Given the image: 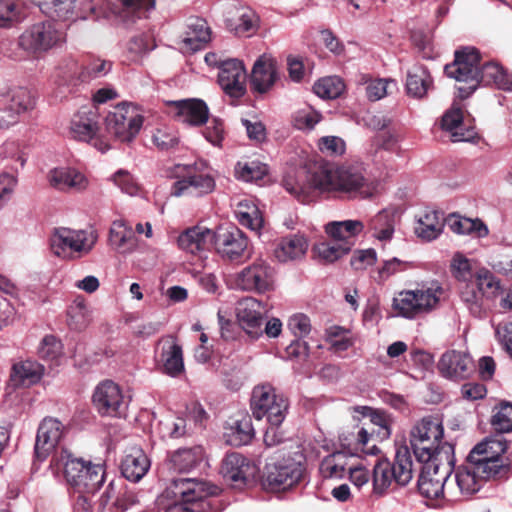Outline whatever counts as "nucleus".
<instances>
[{"instance_id": "1", "label": "nucleus", "mask_w": 512, "mask_h": 512, "mask_svg": "<svg viewBox=\"0 0 512 512\" xmlns=\"http://www.w3.org/2000/svg\"><path fill=\"white\" fill-rule=\"evenodd\" d=\"M309 185L303 186L292 179L284 180V188L300 202L311 200L312 188L322 191H339L349 198L366 199L373 195L375 187L365 176L362 163H346L339 166L329 164L319 166L309 177Z\"/></svg>"}, {"instance_id": "2", "label": "nucleus", "mask_w": 512, "mask_h": 512, "mask_svg": "<svg viewBox=\"0 0 512 512\" xmlns=\"http://www.w3.org/2000/svg\"><path fill=\"white\" fill-rule=\"evenodd\" d=\"M507 450H470L466 461L455 472V482L462 496L477 493L490 478L506 472L510 465Z\"/></svg>"}, {"instance_id": "3", "label": "nucleus", "mask_w": 512, "mask_h": 512, "mask_svg": "<svg viewBox=\"0 0 512 512\" xmlns=\"http://www.w3.org/2000/svg\"><path fill=\"white\" fill-rule=\"evenodd\" d=\"M455 450H413L415 458L421 464L417 481L419 493L427 499L448 497L454 499L457 493L445 488L452 473Z\"/></svg>"}, {"instance_id": "4", "label": "nucleus", "mask_w": 512, "mask_h": 512, "mask_svg": "<svg viewBox=\"0 0 512 512\" xmlns=\"http://www.w3.org/2000/svg\"><path fill=\"white\" fill-rule=\"evenodd\" d=\"M305 470L306 456L302 451L273 456L266 462L263 484L269 490H286L301 481Z\"/></svg>"}, {"instance_id": "5", "label": "nucleus", "mask_w": 512, "mask_h": 512, "mask_svg": "<svg viewBox=\"0 0 512 512\" xmlns=\"http://www.w3.org/2000/svg\"><path fill=\"white\" fill-rule=\"evenodd\" d=\"M62 451L61 460L67 482L80 493H96L105 479L104 465L93 464L90 460L74 457L68 450Z\"/></svg>"}, {"instance_id": "6", "label": "nucleus", "mask_w": 512, "mask_h": 512, "mask_svg": "<svg viewBox=\"0 0 512 512\" xmlns=\"http://www.w3.org/2000/svg\"><path fill=\"white\" fill-rule=\"evenodd\" d=\"M172 176L176 178L170 191L174 197H202L212 193L216 186L213 176L202 171L197 163L176 164Z\"/></svg>"}, {"instance_id": "7", "label": "nucleus", "mask_w": 512, "mask_h": 512, "mask_svg": "<svg viewBox=\"0 0 512 512\" xmlns=\"http://www.w3.org/2000/svg\"><path fill=\"white\" fill-rule=\"evenodd\" d=\"M64 27L50 20L28 27L18 38L21 49L32 55H41L65 42Z\"/></svg>"}, {"instance_id": "8", "label": "nucleus", "mask_w": 512, "mask_h": 512, "mask_svg": "<svg viewBox=\"0 0 512 512\" xmlns=\"http://www.w3.org/2000/svg\"><path fill=\"white\" fill-rule=\"evenodd\" d=\"M250 407L255 419L266 418L272 427H278L286 417L288 402L270 384H262L253 388Z\"/></svg>"}, {"instance_id": "9", "label": "nucleus", "mask_w": 512, "mask_h": 512, "mask_svg": "<svg viewBox=\"0 0 512 512\" xmlns=\"http://www.w3.org/2000/svg\"><path fill=\"white\" fill-rule=\"evenodd\" d=\"M97 241L96 234L85 230H72L65 227L54 229L49 243L51 252L63 259H71L75 254L89 253Z\"/></svg>"}, {"instance_id": "10", "label": "nucleus", "mask_w": 512, "mask_h": 512, "mask_svg": "<svg viewBox=\"0 0 512 512\" xmlns=\"http://www.w3.org/2000/svg\"><path fill=\"white\" fill-rule=\"evenodd\" d=\"M143 116L130 103L123 102L114 107L105 117L106 132L119 142H130L139 133Z\"/></svg>"}, {"instance_id": "11", "label": "nucleus", "mask_w": 512, "mask_h": 512, "mask_svg": "<svg viewBox=\"0 0 512 512\" xmlns=\"http://www.w3.org/2000/svg\"><path fill=\"white\" fill-rule=\"evenodd\" d=\"M39 8L52 22L99 17L96 6L89 0H40Z\"/></svg>"}, {"instance_id": "12", "label": "nucleus", "mask_w": 512, "mask_h": 512, "mask_svg": "<svg viewBox=\"0 0 512 512\" xmlns=\"http://www.w3.org/2000/svg\"><path fill=\"white\" fill-rule=\"evenodd\" d=\"M99 121L100 116L95 106H82L71 119L69 133L75 140L89 143L93 141V146L104 153L110 146L106 141L97 138Z\"/></svg>"}, {"instance_id": "13", "label": "nucleus", "mask_w": 512, "mask_h": 512, "mask_svg": "<svg viewBox=\"0 0 512 512\" xmlns=\"http://www.w3.org/2000/svg\"><path fill=\"white\" fill-rule=\"evenodd\" d=\"M220 489L196 478L177 477L173 478L166 489L167 496L172 499H179L184 503H191L205 509L206 499L217 495Z\"/></svg>"}, {"instance_id": "14", "label": "nucleus", "mask_w": 512, "mask_h": 512, "mask_svg": "<svg viewBox=\"0 0 512 512\" xmlns=\"http://www.w3.org/2000/svg\"><path fill=\"white\" fill-rule=\"evenodd\" d=\"M92 404L101 416L121 417L125 414L128 402L122 389L112 380L101 381L92 394Z\"/></svg>"}, {"instance_id": "15", "label": "nucleus", "mask_w": 512, "mask_h": 512, "mask_svg": "<svg viewBox=\"0 0 512 512\" xmlns=\"http://www.w3.org/2000/svg\"><path fill=\"white\" fill-rule=\"evenodd\" d=\"M213 244L221 258L237 261L247 254L249 239L236 226L220 227L214 231Z\"/></svg>"}, {"instance_id": "16", "label": "nucleus", "mask_w": 512, "mask_h": 512, "mask_svg": "<svg viewBox=\"0 0 512 512\" xmlns=\"http://www.w3.org/2000/svg\"><path fill=\"white\" fill-rule=\"evenodd\" d=\"M274 269L263 259H257L236 276L237 288L248 292L264 293L271 289Z\"/></svg>"}, {"instance_id": "17", "label": "nucleus", "mask_w": 512, "mask_h": 512, "mask_svg": "<svg viewBox=\"0 0 512 512\" xmlns=\"http://www.w3.org/2000/svg\"><path fill=\"white\" fill-rule=\"evenodd\" d=\"M500 288V283L487 270L477 272L475 282L464 284L460 290V297L470 314L476 318H481L484 313L483 292L485 289Z\"/></svg>"}, {"instance_id": "18", "label": "nucleus", "mask_w": 512, "mask_h": 512, "mask_svg": "<svg viewBox=\"0 0 512 512\" xmlns=\"http://www.w3.org/2000/svg\"><path fill=\"white\" fill-rule=\"evenodd\" d=\"M155 7V0H107L105 17L127 27L147 18Z\"/></svg>"}, {"instance_id": "19", "label": "nucleus", "mask_w": 512, "mask_h": 512, "mask_svg": "<svg viewBox=\"0 0 512 512\" xmlns=\"http://www.w3.org/2000/svg\"><path fill=\"white\" fill-rule=\"evenodd\" d=\"M236 318L240 327L251 339H258L263 335L265 306L253 297L239 300L235 308Z\"/></svg>"}, {"instance_id": "20", "label": "nucleus", "mask_w": 512, "mask_h": 512, "mask_svg": "<svg viewBox=\"0 0 512 512\" xmlns=\"http://www.w3.org/2000/svg\"><path fill=\"white\" fill-rule=\"evenodd\" d=\"M220 472L232 485L242 487L255 479L259 468L241 453L231 452L223 459Z\"/></svg>"}, {"instance_id": "21", "label": "nucleus", "mask_w": 512, "mask_h": 512, "mask_svg": "<svg viewBox=\"0 0 512 512\" xmlns=\"http://www.w3.org/2000/svg\"><path fill=\"white\" fill-rule=\"evenodd\" d=\"M444 428L438 417L428 415L417 421L411 428L409 440L411 448H441ZM444 448V446H442Z\"/></svg>"}, {"instance_id": "22", "label": "nucleus", "mask_w": 512, "mask_h": 512, "mask_svg": "<svg viewBox=\"0 0 512 512\" xmlns=\"http://www.w3.org/2000/svg\"><path fill=\"white\" fill-rule=\"evenodd\" d=\"M218 83L231 97L239 98L246 92V71L241 61L227 59L219 64Z\"/></svg>"}, {"instance_id": "23", "label": "nucleus", "mask_w": 512, "mask_h": 512, "mask_svg": "<svg viewBox=\"0 0 512 512\" xmlns=\"http://www.w3.org/2000/svg\"><path fill=\"white\" fill-rule=\"evenodd\" d=\"M437 367L440 374L451 381L465 380L475 370L471 356L466 352L456 350L445 352L441 356Z\"/></svg>"}, {"instance_id": "24", "label": "nucleus", "mask_w": 512, "mask_h": 512, "mask_svg": "<svg viewBox=\"0 0 512 512\" xmlns=\"http://www.w3.org/2000/svg\"><path fill=\"white\" fill-rule=\"evenodd\" d=\"M47 180L52 188L61 192H81L89 185L87 177L73 167L54 168L49 171Z\"/></svg>"}, {"instance_id": "25", "label": "nucleus", "mask_w": 512, "mask_h": 512, "mask_svg": "<svg viewBox=\"0 0 512 512\" xmlns=\"http://www.w3.org/2000/svg\"><path fill=\"white\" fill-rule=\"evenodd\" d=\"M480 67H475L470 62H464L463 56L455 52L454 62L444 68L445 74L459 82H465L467 86H459L458 92L461 98L469 97L477 89V76Z\"/></svg>"}, {"instance_id": "26", "label": "nucleus", "mask_w": 512, "mask_h": 512, "mask_svg": "<svg viewBox=\"0 0 512 512\" xmlns=\"http://www.w3.org/2000/svg\"><path fill=\"white\" fill-rule=\"evenodd\" d=\"M491 424L496 432L503 434L512 431V403L501 402L495 407V413L492 416ZM490 444H497L500 448H507L508 443L502 435H495L484 438L473 448H491Z\"/></svg>"}, {"instance_id": "27", "label": "nucleus", "mask_w": 512, "mask_h": 512, "mask_svg": "<svg viewBox=\"0 0 512 512\" xmlns=\"http://www.w3.org/2000/svg\"><path fill=\"white\" fill-rule=\"evenodd\" d=\"M278 77L275 59L263 54L255 61L252 68V88L258 93H266L273 87Z\"/></svg>"}, {"instance_id": "28", "label": "nucleus", "mask_w": 512, "mask_h": 512, "mask_svg": "<svg viewBox=\"0 0 512 512\" xmlns=\"http://www.w3.org/2000/svg\"><path fill=\"white\" fill-rule=\"evenodd\" d=\"M175 116L179 121L190 126H200L207 122L209 109L206 103L199 99H184L171 101Z\"/></svg>"}, {"instance_id": "29", "label": "nucleus", "mask_w": 512, "mask_h": 512, "mask_svg": "<svg viewBox=\"0 0 512 512\" xmlns=\"http://www.w3.org/2000/svg\"><path fill=\"white\" fill-rule=\"evenodd\" d=\"M308 250V241L304 235L292 234L282 237L274 248V257L280 263L301 260Z\"/></svg>"}, {"instance_id": "30", "label": "nucleus", "mask_w": 512, "mask_h": 512, "mask_svg": "<svg viewBox=\"0 0 512 512\" xmlns=\"http://www.w3.org/2000/svg\"><path fill=\"white\" fill-rule=\"evenodd\" d=\"M214 231L202 226H194L182 232L178 237L180 249L198 254L209 249L213 243Z\"/></svg>"}, {"instance_id": "31", "label": "nucleus", "mask_w": 512, "mask_h": 512, "mask_svg": "<svg viewBox=\"0 0 512 512\" xmlns=\"http://www.w3.org/2000/svg\"><path fill=\"white\" fill-rule=\"evenodd\" d=\"M476 81L477 87L481 84L512 92V73L494 61L481 65Z\"/></svg>"}, {"instance_id": "32", "label": "nucleus", "mask_w": 512, "mask_h": 512, "mask_svg": "<svg viewBox=\"0 0 512 512\" xmlns=\"http://www.w3.org/2000/svg\"><path fill=\"white\" fill-rule=\"evenodd\" d=\"M64 439V425L56 418L45 417L38 426L34 448H58Z\"/></svg>"}, {"instance_id": "33", "label": "nucleus", "mask_w": 512, "mask_h": 512, "mask_svg": "<svg viewBox=\"0 0 512 512\" xmlns=\"http://www.w3.org/2000/svg\"><path fill=\"white\" fill-rule=\"evenodd\" d=\"M211 31L203 18L191 17L182 37L183 49L190 52L201 50L210 41Z\"/></svg>"}, {"instance_id": "34", "label": "nucleus", "mask_w": 512, "mask_h": 512, "mask_svg": "<svg viewBox=\"0 0 512 512\" xmlns=\"http://www.w3.org/2000/svg\"><path fill=\"white\" fill-rule=\"evenodd\" d=\"M349 450H333L331 454L323 458L319 471L325 479H342L350 467V460L354 457Z\"/></svg>"}, {"instance_id": "35", "label": "nucleus", "mask_w": 512, "mask_h": 512, "mask_svg": "<svg viewBox=\"0 0 512 512\" xmlns=\"http://www.w3.org/2000/svg\"><path fill=\"white\" fill-rule=\"evenodd\" d=\"M364 229L360 220L333 221L325 226V231L332 241L339 244H349V250L354 245V239Z\"/></svg>"}, {"instance_id": "36", "label": "nucleus", "mask_w": 512, "mask_h": 512, "mask_svg": "<svg viewBox=\"0 0 512 512\" xmlns=\"http://www.w3.org/2000/svg\"><path fill=\"white\" fill-rule=\"evenodd\" d=\"M396 225V211L383 209L370 219L368 231L381 242L390 241L393 237Z\"/></svg>"}, {"instance_id": "37", "label": "nucleus", "mask_w": 512, "mask_h": 512, "mask_svg": "<svg viewBox=\"0 0 512 512\" xmlns=\"http://www.w3.org/2000/svg\"><path fill=\"white\" fill-rule=\"evenodd\" d=\"M150 466V458L144 453V450H135L123 459L121 473L126 479L138 482L148 472Z\"/></svg>"}, {"instance_id": "38", "label": "nucleus", "mask_w": 512, "mask_h": 512, "mask_svg": "<svg viewBox=\"0 0 512 512\" xmlns=\"http://www.w3.org/2000/svg\"><path fill=\"white\" fill-rule=\"evenodd\" d=\"M432 86V77L428 69L421 65L413 66L407 73L406 92L410 97L423 98Z\"/></svg>"}, {"instance_id": "39", "label": "nucleus", "mask_w": 512, "mask_h": 512, "mask_svg": "<svg viewBox=\"0 0 512 512\" xmlns=\"http://www.w3.org/2000/svg\"><path fill=\"white\" fill-rule=\"evenodd\" d=\"M462 121L463 114L459 108L447 111L442 117V128L451 133L453 142H471L477 136L473 127H468L465 132H460Z\"/></svg>"}, {"instance_id": "40", "label": "nucleus", "mask_w": 512, "mask_h": 512, "mask_svg": "<svg viewBox=\"0 0 512 512\" xmlns=\"http://www.w3.org/2000/svg\"><path fill=\"white\" fill-rule=\"evenodd\" d=\"M44 373L43 365L27 359L15 363L12 367L11 379L16 385L30 386L37 383Z\"/></svg>"}, {"instance_id": "41", "label": "nucleus", "mask_w": 512, "mask_h": 512, "mask_svg": "<svg viewBox=\"0 0 512 512\" xmlns=\"http://www.w3.org/2000/svg\"><path fill=\"white\" fill-rule=\"evenodd\" d=\"M443 227V217L435 210H427L418 218L415 233L423 240L432 241L441 234Z\"/></svg>"}, {"instance_id": "42", "label": "nucleus", "mask_w": 512, "mask_h": 512, "mask_svg": "<svg viewBox=\"0 0 512 512\" xmlns=\"http://www.w3.org/2000/svg\"><path fill=\"white\" fill-rule=\"evenodd\" d=\"M447 224L452 232L459 235H469L474 238H484L488 235V227L480 219H470L459 215H450Z\"/></svg>"}, {"instance_id": "43", "label": "nucleus", "mask_w": 512, "mask_h": 512, "mask_svg": "<svg viewBox=\"0 0 512 512\" xmlns=\"http://www.w3.org/2000/svg\"><path fill=\"white\" fill-rule=\"evenodd\" d=\"M254 436V429L249 417L237 420L224 433L225 443L234 448L249 445Z\"/></svg>"}, {"instance_id": "44", "label": "nucleus", "mask_w": 512, "mask_h": 512, "mask_svg": "<svg viewBox=\"0 0 512 512\" xmlns=\"http://www.w3.org/2000/svg\"><path fill=\"white\" fill-rule=\"evenodd\" d=\"M413 456V450H396L391 469L395 482L400 486H406L413 478Z\"/></svg>"}, {"instance_id": "45", "label": "nucleus", "mask_w": 512, "mask_h": 512, "mask_svg": "<svg viewBox=\"0 0 512 512\" xmlns=\"http://www.w3.org/2000/svg\"><path fill=\"white\" fill-rule=\"evenodd\" d=\"M259 24V17L256 12L249 7H241L238 9V19L226 20V26L229 31L235 35L242 36L245 34H253L256 32Z\"/></svg>"}, {"instance_id": "46", "label": "nucleus", "mask_w": 512, "mask_h": 512, "mask_svg": "<svg viewBox=\"0 0 512 512\" xmlns=\"http://www.w3.org/2000/svg\"><path fill=\"white\" fill-rule=\"evenodd\" d=\"M109 241L114 249L121 253L131 251L135 245L132 229L128 228L122 220H116L112 223L109 231Z\"/></svg>"}, {"instance_id": "47", "label": "nucleus", "mask_w": 512, "mask_h": 512, "mask_svg": "<svg viewBox=\"0 0 512 512\" xmlns=\"http://www.w3.org/2000/svg\"><path fill=\"white\" fill-rule=\"evenodd\" d=\"M393 481H395V477L391 469V462L387 458L378 459L373 468V493L378 496L384 495Z\"/></svg>"}, {"instance_id": "48", "label": "nucleus", "mask_w": 512, "mask_h": 512, "mask_svg": "<svg viewBox=\"0 0 512 512\" xmlns=\"http://www.w3.org/2000/svg\"><path fill=\"white\" fill-rule=\"evenodd\" d=\"M8 107L18 116L34 109L36 105L35 97L26 87H14L7 93Z\"/></svg>"}, {"instance_id": "49", "label": "nucleus", "mask_w": 512, "mask_h": 512, "mask_svg": "<svg viewBox=\"0 0 512 512\" xmlns=\"http://www.w3.org/2000/svg\"><path fill=\"white\" fill-rule=\"evenodd\" d=\"M237 220L242 226L253 231L259 230L263 225V218L253 201L245 199L240 201L235 210Z\"/></svg>"}, {"instance_id": "50", "label": "nucleus", "mask_w": 512, "mask_h": 512, "mask_svg": "<svg viewBox=\"0 0 512 512\" xmlns=\"http://www.w3.org/2000/svg\"><path fill=\"white\" fill-rule=\"evenodd\" d=\"M417 301L415 290H404L393 298L392 306L397 315L412 319L421 313Z\"/></svg>"}, {"instance_id": "51", "label": "nucleus", "mask_w": 512, "mask_h": 512, "mask_svg": "<svg viewBox=\"0 0 512 512\" xmlns=\"http://www.w3.org/2000/svg\"><path fill=\"white\" fill-rule=\"evenodd\" d=\"M444 289L438 282H432L430 285H423L415 290L417 294V303H419L420 312H429L436 307L440 301Z\"/></svg>"}, {"instance_id": "52", "label": "nucleus", "mask_w": 512, "mask_h": 512, "mask_svg": "<svg viewBox=\"0 0 512 512\" xmlns=\"http://www.w3.org/2000/svg\"><path fill=\"white\" fill-rule=\"evenodd\" d=\"M25 18L20 0H0V28H8Z\"/></svg>"}, {"instance_id": "53", "label": "nucleus", "mask_w": 512, "mask_h": 512, "mask_svg": "<svg viewBox=\"0 0 512 512\" xmlns=\"http://www.w3.org/2000/svg\"><path fill=\"white\" fill-rule=\"evenodd\" d=\"M345 89V84L338 76H328L318 80L314 86V93L322 99H336Z\"/></svg>"}, {"instance_id": "54", "label": "nucleus", "mask_w": 512, "mask_h": 512, "mask_svg": "<svg viewBox=\"0 0 512 512\" xmlns=\"http://www.w3.org/2000/svg\"><path fill=\"white\" fill-rule=\"evenodd\" d=\"M164 361V372L171 376L176 377L184 370L182 348L176 343L169 345L168 349L163 350L162 353Z\"/></svg>"}, {"instance_id": "55", "label": "nucleus", "mask_w": 512, "mask_h": 512, "mask_svg": "<svg viewBox=\"0 0 512 512\" xmlns=\"http://www.w3.org/2000/svg\"><path fill=\"white\" fill-rule=\"evenodd\" d=\"M450 268L454 278L462 282L463 285L475 282L477 273L473 272L470 260L464 255L456 253L451 260Z\"/></svg>"}, {"instance_id": "56", "label": "nucleus", "mask_w": 512, "mask_h": 512, "mask_svg": "<svg viewBox=\"0 0 512 512\" xmlns=\"http://www.w3.org/2000/svg\"><path fill=\"white\" fill-rule=\"evenodd\" d=\"M112 68V63L100 58L91 59L82 66L81 71L75 81L81 83L88 82L91 79L105 76Z\"/></svg>"}, {"instance_id": "57", "label": "nucleus", "mask_w": 512, "mask_h": 512, "mask_svg": "<svg viewBox=\"0 0 512 512\" xmlns=\"http://www.w3.org/2000/svg\"><path fill=\"white\" fill-rule=\"evenodd\" d=\"M169 459L171 468L180 473L192 470L197 463L195 450H174Z\"/></svg>"}, {"instance_id": "58", "label": "nucleus", "mask_w": 512, "mask_h": 512, "mask_svg": "<svg viewBox=\"0 0 512 512\" xmlns=\"http://www.w3.org/2000/svg\"><path fill=\"white\" fill-rule=\"evenodd\" d=\"M369 443V432L365 428L353 427L339 434L340 448L365 446Z\"/></svg>"}, {"instance_id": "59", "label": "nucleus", "mask_w": 512, "mask_h": 512, "mask_svg": "<svg viewBox=\"0 0 512 512\" xmlns=\"http://www.w3.org/2000/svg\"><path fill=\"white\" fill-rule=\"evenodd\" d=\"M317 255L326 262H334L350 252L349 244H339L332 241L331 243L322 242L314 247Z\"/></svg>"}, {"instance_id": "60", "label": "nucleus", "mask_w": 512, "mask_h": 512, "mask_svg": "<svg viewBox=\"0 0 512 512\" xmlns=\"http://www.w3.org/2000/svg\"><path fill=\"white\" fill-rule=\"evenodd\" d=\"M396 82L391 79H374L366 86V95L369 100L377 101L396 89Z\"/></svg>"}, {"instance_id": "61", "label": "nucleus", "mask_w": 512, "mask_h": 512, "mask_svg": "<svg viewBox=\"0 0 512 512\" xmlns=\"http://www.w3.org/2000/svg\"><path fill=\"white\" fill-rule=\"evenodd\" d=\"M62 345L53 335L45 336L38 348L39 356L44 360L57 361L61 356Z\"/></svg>"}, {"instance_id": "62", "label": "nucleus", "mask_w": 512, "mask_h": 512, "mask_svg": "<svg viewBox=\"0 0 512 512\" xmlns=\"http://www.w3.org/2000/svg\"><path fill=\"white\" fill-rule=\"evenodd\" d=\"M267 173V166L255 161L245 163L237 169L238 178L246 182L261 180Z\"/></svg>"}, {"instance_id": "63", "label": "nucleus", "mask_w": 512, "mask_h": 512, "mask_svg": "<svg viewBox=\"0 0 512 512\" xmlns=\"http://www.w3.org/2000/svg\"><path fill=\"white\" fill-rule=\"evenodd\" d=\"M159 430L163 438L178 439L187 434L186 420L179 417L175 420L160 422Z\"/></svg>"}, {"instance_id": "64", "label": "nucleus", "mask_w": 512, "mask_h": 512, "mask_svg": "<svg viewBox=\"0 0 512 512\" xmlns=\"http://www.w3.org/2000/svg\"><path fill=\"white\" fill-rule=\"evenodd\" d=\"M152 140L154 145L162 151H169L179 143V138L176 133L168 128L156 129Z\"/></svg>"}]
</instances>
